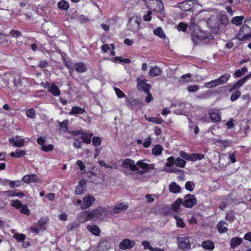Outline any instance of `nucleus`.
Instances as JSON below:
<instances>
[{"instance_id":"34","label":"nucleus","mask_w":251,"mask_h":251,"mask_svg":"<svg viewBox=\"0 0 251 251\" xmlns=\"http://www.w3.org/2000/svg\"><path fill=\"white\" fill-rule=\"evenodd\" d=\"M230 77V75L229 74L226 73L223 75H222L220 77L218 78V81H219L220 85L226 83L227 80Z\"/></svg>"},{"instance_id":"37","label":"nucleus","mask_w":251,"mask_h":251,"mask_svg":"<svg viewBox=\"0 0 251 251\" xmlns=\"http://www.w3.org/2000/svg\"><path fill=\"white\" fill-rule=\"evenodd\" d=\"M244 18L243 16H237L232 19V23L236 25H241Z\"/></svg>"},{"instance_id":"47","label":"nucleus","mask_w":251,"mask_h":251,"mask_svg":"<svg viewBox=\"0 0 251 251\" xmlns=\"http://www.w3.org/2000/svg\"><path fill=\"white\" fill-rule=\"evenodd\" d=\"M13 237L19 241H23L25 240L26 236L23 234L16 233L13 235Z\"/></svg>"},{"instance_id":"48","label":"nucleus","mask_w":251,"mask_h":251,"mask_svg":"<svg viewBox=\"0 0 251 251\" xmlns=\"http://www.w3.org/2000/svg\"><path fill=\"white\" fill-rule=\"evenodd\" d=\"M20 212L27 215L30 214L29 210L26 205H22L20 208Z\"/></svg>"},{"instance_id":"56","label":"nucleus","mask_w":251,"mask_h":251,"mask_svg":"<svg viewBox=\"0 0 251 251\" xmlns=\"http://www.w3.org/2000/svg\"><path fill=\"white\" fill-rule=\"evenodd\" d=\"M175 219L176 220L177 226L180 227H184L185 226V223L183 220L179 217L176 216Z\"/></svg>"},{"instance_id":"59","label":"nucleus","mask_w":251,"mask_h":251,"mask_svg":"<svg viewBox=\"0 0 251 251\" xmlns=\"http://www.w3.org/2000/svg\"><path fill=\"white\" fill-rule=\"evenodd\" d=\"M42 150L45 151H51L53 150V146L52 145H43L41 147Z\"/></svg>"},{"instance_id":"60","label":"nucleus","mask_w":251,"mask_h":251,"mask_svg":"<svg viewBox=\"0 0 251 251\" xmlns=\"http://www.w3.org/2000/svg\"><path fill=\"white\" fill-rule=\"evenodd\" d=\"M46 219L41 218L38 222V225L40 226V228L45 229V225L47 223Z\"/></svg>"},{"instance_id":"15","label":"nucleus","mask_w":251,"mask_h":251,"mask_svg":"<svg viewBox=\"0 0 251 251\" xmlns=\"http://www.w3.org/2000/svg\"><path fill=\"white\" fill-rule=\"evenodd\" d=\"M135 242L128 239H124L120 244V248L122 250L131 249L135 246Z\"/></svg>"},{"instance_id":"46","label":"nucleus","mask_w":251,"mask_h":251,"mask_svg":"<svg viewBox=\"0 0 251 251\" xmlns=\"http://www.w3.org/2000/svg\"><path fill=\"white\" fill-rule=\"evenodd\" d=\"M192 77V75L191 74H187L185 75H182L180 78L179 81L181 82H187L188 80L187 79H190Z\"/></svg>"},{"instance_id":"51","label":"nucleus","mask_w":251,"mask_h":251,"mask_svg":"<svg viewBox=\"0 0 251 251\" xmlns=\"http://www.w3.org/2000/svg\"><path fill=\"white\" fill-rule=\"evenodd\" d=\"M199 89V86L197 85H190L187 87V90L189 92H195L197 91Z\"/></svg>"},{"instance_id":"22","label":"nucleus","mask_w":251,"mask_h":251,"mask_svg":"<svg viewBox=\"0 0 251 251\" xmlns=\"http://www.w3.org/2000/svg\"><path fill=\"white\" fill-rule=\"evenodd\" d=\"M226 226H227V224L225 222H219L217 225L218 231L221 233H226L227 231Z\"/></svg>"},{"instance_id":"58","label":"nucleus","mask_w":251,"mask_h":251,"mask_svg":"<svg viewBox=\"0 0 251 251\" xmlns=\"http://www.w3.org/2000/svg\"><path fill=\"white\" fill-rule=\"evenodd\" d=\"M114 90L118 98H122L126 97V95L120 89L116 87Z\"/></svg>"},{"instance_id":"26","label":"nucleus","mask_w":251,"mask_h":251,"mask_svg":"<svg viewBox=\"0 0 251 251\" xmlns=\"http://www.w3.org/2000/svg\"><path fill=\"white\" fill-rule=\"evenodd\" d=\"M242 243V240L239 237H233L231 239L230 241V247L232 249H234L236 246L240 245Z\"/></svg>"},{"instance_id":"5","label":"nucleus","mask_w":251,"mask_h":251,"mask_svg":"<svg viewBox=\"0 0 251 251\" xmlns=\"http://www.w3.org/2000/svg\"><path fill=\"white\" fill-rule=\"evenodd\" d=\"M197 203V199L195 196L191 194H187L184 197V201L182 205L188 208L192 207Z\"/></svg>"},{"instance_id":"27","label":"nucleus","mask_w":251,"mask_h":251,"mask_svg":"<svg viewBox=\"0 0 251 251\" xmlns=\"http://www.w3.org/2000/svg\"><path fill=\"white\" fill-rule=\"evenodd\" d=\"M127 105L128 107L132 109L140 104L139 101L135 99L132 100L131 99H128L127 100Z\"/></svg>"},{"instance_id":"28","label":"nucleus","mask_w":251,"mask_h":251,"mask_svg":"<svg viewBox=\"0 0 251 251\" xmlns=\"http://www.w3.org/2000/svg\"><path fill=\"white\" fill-rule=\"evenodd\" d=\"M87 229L90 232L95 235H98L100 234V229L97 226L89 225L87 226Z\"/></svg>"},{"instance_id":"7","label":"nucleus","mask_w":251,"mask_h":251,"mask_svg":"<svg viewBox=\"0 0 251 251\" xmlns=\"http://www.w3.org/2000/svg\"><path fill=\"white\" fill-rule=\"evenodd\" d=\"M93 218L103 219L107 215V209L104 207H100L97 209L92 210Z\"/></svg>"},{"instance_id":"45","label":"nucleus","mask_w":251,"mask_h":251,"mask_svg":"<svg viewBox=\"0 0 251 251\" xmlns=\"http://www.w3.org/2000/svg\"><path fill=\"white\" fill-rule=\"evenodd\" d=\"M226 220L229 221L230 223H231L234 219V213L232 211H230L227 212L226 216Z\"/></svg>"},{"instance_id":"21","label":"nucleus","mask_w":251,"mask_h":251,"mask_svg":"<svg viewBox=\"0 0 251 251\" xmlns=\"http://www.w3.org/2000/svg\"><path fill=\"white\" fill-rule=\"evenodd\" d=\"M201 246L203 249L210 251H212L215 248V245L213 242L209 240L203 241Z\"/></svg>"},{"instance_id":"52","label":"nucleus","mask_w":251,"mask_h":251,"mask_svg":"<svg viewBox=\"0 0 251 251\" xmlns=\"http://www.w3.org/2000/svg\"><path fill=\"white\" fill-rule=\"evenodd\" d=\"M194 186V183L191 181H187L185 185V188L190 191H192L193 190Z\"/></svg>"},{"instance_id":"50","label":"nucleus","mask_w":251,"mask_h":251,"mask_svg":"<svg viewBox=\"0 0 251 251\" xmlns=\"http://www.w3.org/2000/svg\"><path fill=\"white\" fill-rule=\"evenodd\" d=\"M240 92L239 91H237L231 95L230 100L232 101H235L239 97H240Z\"/></svg>"},{"instance_id":"42","label":"nucleus","mask_w":251,"mask_h":251,"mask_svg":"<svg viewBox=\"0 0 251 251\" xmlns=\"http://www.w3.org/2000/svg\"><path fill=\"white\" fill-rule=\"evenodd\" d=\"M58 7L63 10H67L69 7V4L67 2L62 0L58 3Z\"/></svg>"},{"instance_id":"6","label":"nucleus","mask_w":251,"mask_h":251,"mask_svg":"<svg viewBox=\"0 0 251 251\" xmlns=\"http://www.w3.org/2000/svg\"><path fill=\"white\" fill-rule=\"evenodd\" d=\"M95 201V198L91 195L88 194L83 198L82 204L80 205V208L83 210L89 208Z\"/></svg>"},{"instance_id":"8","label":"nucleus","mask_w":251,"mask_h":251,"mask_svg":"<svg viewBox=\"0 0 251 251\" xmlns=\"http://www.w3.org/2000/svg\"><path fill=\"white\" fill-rule=\"evenodd\" d=\"M93 218L92 211H85L79 213L77 216L79 222L84 223Z\"/></svg>"},{"instance_id":"63","label":"nucleus","mask_w":251,"mask_h":251,"mask_svg":"<svg viewBox=\"0 0 251 251\" xmlns=\"http://www.w3.org/2000/svg\"><path fill=\"white\" fill-rule=\"evenodd\" d=\"M13 81L15 86L19 87L21 85V79L19 76L15 77Z\"/></svg>"},{"instance_id":"41","label":"nucleus","mask_w":251,"mask_h":251,"mask_svg":"<svg viewBox=\"0 0 251 251\" xmlns=\"http://www.w3.org/2000/svg\"><path fill=\"white\" fill-rule=\"evenodd\" d=\"M25 154V151L24 150H21L17 152H12L10 153V156L13 157H21Z\"/></svg>"},{"instance_id":"31","label":"nucleus","mask_w":251,"mask_h":251,"mask_svg":"<svg viewBox=\"0 0 251 251\" xmlns=\"http://www.w3.org/2000/svg\"><path fill=\"white\" fill-rule=\"evenodd\" d=\"M182 203H183L182 200L181 199H180V198L177 199L175 201V202L173 204H172V209L174 211H177L179 209L181 204H182Z\"/></svg>"},{"instance_id":"1","label":"nucleus","mask_w":251,"mask_h":251,"mask_svg":"<svg viewBox=\"0 0 251 251\" xmlns=\"http://www.w3.org/2000/svg\"><path fill=\"white\" fill-rule=\"evenodd\" d=\"M251 37V19H246L236 38L239 41L249 40Z\"/></svg>"},{"instance_id":"44","label":"nucleus","mask_w":251,"mask_h":251,"mask_svg":"<svg viewBox=\"0 0 251 251\" xmlns=\"http://www.w3.org/2000/svg\"><path fill=\"white\" fill-rule=\"evenodd\" d=\"M44 228H40V226L38 225V223L37 222L34 226H31L30 227V230L34 232L35 233H39L40 231L44 230Z\"/></svg>"},{"instance_id":"29","label":"nucleus","mask_w":251,"mask_h":251,"mask_svg":"<svg viewBox=\"0 0 251 251\" xmlns=\"http://www.w3.org/2000/svg\"><path fill=\"white\" fill-rule=\"evenodd\" d=\"M153 33L160 37L161 38L164 39L166 37L165 34L163 31V29L160 27H158L153 30Z\"/></svg>"},{"instance_id":"43","label":"nucleus","mask_w":251,"mask_h":251,"mask_svg":"<svg viewBox=\"0 0 251 251\" xmlns=\"http://www.w3.org/2000/svg\"><path fill=\"white\" fill-rule=\"evenodd\" d=\"M219 20H220V23L221 24L222 26H226L228 23L227 16L225 15H222L220 16V19H219Z\"/></svg>"},{"instance_id":"57","label":"nucleus","mask_w":251,"mask_h":251,"mask_svg":"<svg viewBox=\"0 0 251 251\" xmlns=\"http://www.w3.org/2000/svg\"><path fill=\"white\" fill-rule=\"evenodd\" d=\"M100 246L101 248L105 246L106 249H108L110 247V244L107 240L100 241Z\"/></svg>"},{"instance_id":"55","label":"nucleus","mask_w":251,"mask_h":251,"mask_svg":"<svg viewBox=\"0 0 251 251\" xmlns=\"http://www.w3.org/2000/svg\"><path fill=\"white\" fill-rule=\"evenodd\" d=\"M188 27V25L183 23H180L178 24L177 26V29L179 31H182L183 32L186 30V29Z\"/></svg>"},{"instance_id":"54","label":"nucleus","mask_w":251,"mask_h":251,"mask_svg":"<svg viewBox=\"0 0 251 251\" xmlns=\"http://www.w3.org/2000/svg\"><path fill=\"white\" fill-rule=\"evenodd\" d=\"M26 115L28 118H34L35 117V111L34 109H28L26 111Z\"/></svg>"},{"instance_id":"18","label":"nucleus","mask_w":251,"mask_h":251,"mask_svg":"<svg viewBox=\"0 0 251 251\" xmlns=\"http://www.w3.org/2000/svg\"><path fill=\"white\" fill-rule=\"evenodd\" d=\"M74 68L75 70L79 73H82L86 72L87 70L86 66L82 62H78L75 63Z\"/></svg>"},{"instance_id":"62","label":"nucleus","mask_w":251,"mask_h":251,"mask_svg":"<svg viewBox=\"0 0 251 251\" xmlns=\"http://www.w3.org/2000/svg\"><path fill=\"white\" fill-rule=\"evenodd\" d=\"M12 205L17 209H20L22 206L21 202L19 200H16L12 201Z\"/></svg>"},{"instance_id":"25","label":"nucleus","mask_w":251,"mask_h":251,"mask_svg":"<svg viewBox=\"0 0 251 251\" xmlns=\"http://www.w3.org/2000/svg\"><path fill=\"white\" fill-rule=\"evenodd\" d=\"M162 72V71L159 67L155 66L150 69L149 75L154 77L159 75Z\"/></svg>"},{"instance_id":"32","label":"nucleus","mask_w":251,"mask_h":251,"mask_svg":"<svg viewBox=\"0 0 251 251\" xmlns=\"http://www.w3.org/2000/svg\"><path fill=\"white\" fill-rule=\"evenodd\" d=\"M169 189L171 192L176 193L180 191V187L177 185L175 182H172L170 185Z\"/></svg>"},{"instance_id":"38","label":"nucleus","mask_w":251,"mask_h":251,"mask_svg":"<svg viewBox=\"0 0 251 251\" xmlns=\"http://www.w3.org/2000/svg\"><path fill=\"white\" fill-rule=\"evenodd\" d=\"M191 161H195L200 160L204 158V155L201 153L191 154Z\"/></svg>"},{"instance_id":"33","label":"nucleus","mask_w":251,"mask_h":251,"mask_svg":"<svg viewBox=\"0 0 251 251\" xmlns=\"http://www.w3.org/2000/svg\"><path fill=\"white\" fill-rule=\"evenodd\" d=\"M162 151V148L159 145H155L152 150V153L155 155H159Z\"/></svg>"},{"instance_id":"49","label":"nucleus","mask_w":251,"mask_h":251,"mask_svg":"<svg viewBox=\"0 0 251 251\" xmlns=\"http://www.w3.org/2000/svg\"><path fill=\"white\" fill-rule=\"evenodd\" d=\"M142 245L143 246L144 249L145 250L148 249V250H150V251H152V249L153 247L150 245V243L149 242L147 241H143L142 242Z\"/></svg>"},{"instance_id":"16","label":"nucleus","mask_w":251,"mask_h":251,"mask_svg":"<svg viewBox=\"0 0 251 251\" xmlns=\"http://www.w3.org/2000/svg\"><path fill=\"white\" fill-rule=\"evenodd\" d=\"M38 177L35 174L27 175L23 177V180L25 183H30L37 181Z\"/></svg>"},{"instance_id":"4","label":"nucleus","mask_w":251,"mask_h":251,"mask_svg":"<svg viewBox=\"0 0 251 251\" xmlns=\"http://www.w3.org/2000/svg\"><path fill=\"white\" fill-rule=\"evenodd\" d=\"M140 26V22L137 17H131L128 22L127 26L128 30L136 32L138 30Z\"/></svg>"},{"instance_id":"36","label":"nucleus","mask_w":251,"mask_h":251,"mask_svg":"<svg viewBox=\"0 0 251 251\" xmlns=\"http://www.w3.org/2000/svg\"><path fill=\"white\" fill-rule=\"evenodd\" d=\"M220 85L219 81H218V79H215L209 82L206 83L205 84L206 87L208 88H213L214 87H216L218 85Z\"/></svg>"},{"instance_id":"9","label":"nucleus","mask_w":251,"mask_h":251,"mask_svg":"<svg viewBox=\"0 0 251 251\" xmlns=\"http://www.w3.org/2000/svg\"><path fill=\"white\" fill-rule=\"evenodd\" d=\"M147 80L141 78H137V89L139 91H143L145 93H148L150 90L151 86L147 83Z\"/></svg>"},{"instance_id":"3","label":"nucleus","mask_w":251,"mask_h":251,"mask_svg":"<svg viewBox=\"0 0 251 251\" xmlns=\"http://www.w3.org/2000/svg\"><path fill=\"white\" fill-rule=\"evenodd\" d=\"M136 167L137 166L141 168V170L136 171L137 173H139L140 174H144L145 173L148 172L149 170L151 169H153L154 168V166L152 164H148L142 160H139L137 161L136 164Z\"/></svg>"},{"instance_id":"12","label":"nucleus","mask_w":251,"mask_h":251,"mask_svg":"<svg viewBox=\"0 0 251 251\" xmlns=\"http://www.w3.org/2000/svg\"><path fill=\"white\" fill-rule=\"evenodd\" d=\"M209 25L211 27V31L214 34H217L220 29L223 27L220 23V20L219 19H215V20H211L208 23Z\"/></svg>"},{"instance_id":"35","label":"nucleus","mask_w":251,"mask_h":251,"mask_svg":"<svg viewBox=\"0 0 251 251\" xmlns=\"http://www.w3.org/2000/svg\"><path fill=\"white\" fill-rule=\"evenodd\" d=\"M92 134H84L81 136V139L84 143L90 144L91 141Z\"/></svg>"},{"instance_id":"11","label":"nucleus","mask_w":251,"mask_h":251,"mask_svg":"<svg viewBox=\"0 0 251 251\" xmlns=\"http://www.w3.org/2000/svg\"><path fill=\"white\" fill-rule=\"evenodd\" d=\"M122 166L124 168H129L131 171L133 172L138 171V168L136 167L135 161L129 158H126L123 161Z\"/></svg>"},{"instance_id":"14","label":"nucleus","mask_w":251,"mask_h":251,"mask_svg":"<svg viewBox=\"0 0 251 251\" xmlns=\"http://www.w3.org/2000/svg\"><path fill=\"white\" fill-rule=\"evenodd\" d=\"M178 7L182 10L188 11L194 6V1L192 0H188L178 3Z\"/></svg>"},{"instance_id":"20","label":"nucleus","mask_w":251,"mask_h":251,"mask_svg":"<svg viewBox=\"0 0 251 251\" xmlns=\"http://www.w3.org/2000/svg\"><path fill=\"white\" fill-rule=\"evenodd\" d=\"M128 208V205L123 203L117 204L113 208V211L115 213H119L126 210Z\"/></svg>"},{"instance_id":"24","label":"nucleus","mask_w":251,"mask_h":251,"mask_svg":"<svg viewBox=\"0 0 251 251\" xmlns=\"http://www.w3.org/2000/svg\"><path fill=\"white\" fill-rule=\"evenodd\" d=\"M86 111L85 108H80L78 106H74L72 107L71 111L70 112V115H75L77 114H82Z\"/></svg>"},{"instance_id":"10","label":"nucleus","mask_w":251,"mask_h":251,"mask_svg":"<svg viewBox=\"0 0 251 251\" xmlns=\"http://www.w3.org/2000/svg\"><path fill=\"white\" fill-rule=\"evenodd\" d=\"M178 247L182 250L190 249L191 244L187 237H180L178 239Z\"/></svg>"},{"instance_id":"23","label":"nucleus","mask_w":251,"mask_h":251,"mask_svg":"<svg viewBox=\"0 0 251 251\" xmlns=\"http://www.w3.org/2000/svg\"><path fill=\"white\" fill-rule=\"evenodd\" d=\"M251 77V74L248 75H246V76L244 77L243 78H242V79L239 80L238 82H237L235 83V84L234 85L233 88L231 90H230L229 91H231V90H232V89H234L235 90V89L240 87L243 84H244L245 83V82L246 81V80L248 79H249Z\"/></svg>"},{"instance_id":"53","label":"nucleus","mask_w":251,"mask_h":251,"mask_svg":"<svg viewBox=\"0 0 251 251\" xmlns=\"http://www.w3.org/2000/svg\"><path fill=\"white\" fill-rule=\"evenodd\" d=\"M179 155L181 157L184 158L185 159L191 161V154H188L184 151H181L179 152Z\"/></svg>"},{"instance_id":"13","label":"nucleus","mask_w":251,"mask_h":251,"mask_svg":"<svg viewBox=\"0 0 251 251\" xmlns=\"http://www.w3.org/2000/svg\"><path fill=\"white\" fill-rule=\"evenodd\" d=\"M25 139L22 136H17L9 139V142L15 147H21L24 145Z\"/></svg>"},{"instance_id":"39","label":"nucleus","mask_w":251,"mask_h":251,"mask_svg":"<svg viewBox=\"0 0 251 251\" xmlns=\"http://www.w3.org/2000/svg\"><path fill=\"white\" fill-rule=\"evenodd\" d=\"M146 119L147 121L156 124H160L163 122V120L162 119L157 118L156 117H146Z\"/></svg>"},{"instance_id":"40","label":"nucleus","mask_w":251,"mask_h":251,"mask_svg":"<svg viewBox=\"0 0 251 251\" xmlns=\"http://www.w3.org/2000/svg\"><path fill=\"white\" fill-rule=\"evenodd\" d=\"M176 166L181 168H184L186 165V161L180 158H177L175 162Z\"/></svg>"},{"instance_id":"19","label":"nucleus","mask_w":251,"mask_h":251,"mask_svg":"<svg viewBox=\"0 0 251 251\" xmlns=\"http://www.w3.org/2000/svg\"><path fill=\"white\" fill-rule=\"evenodd\" d=\"M50 85V84L47 85L49 92L51 93L54 96H57L60 94V90L56 85L52 84L51 86Z\"/></svg>"},{"instance_id":"61","label":"nucleus","mask_w":251,"mask_h":251,"mask_svg":"<svg viewBox=\"0 0 251 251\" xmlns=\"http://www.w3.org/2000/svg\"><path fill=\"white\" fill-rule=\"evenodd\" d=\"M92 143L94 146H98L101 144V140L98 137H94L92 139Z\"/></svg>"},{"instance_id":"2","label":"nucleus","mask_w":251,"mask_h":251,"mask_svg":"<svg viewBox=\"0 0 251 251\" xmlns=\"http://www.w3.org/2000/svg\"><path fill=\"white\" fill-rule=\"evenodd\" d=\"M147 7L157 12L162 11L164 8L163 3L160 0H151L147 2Z\"/></svg>"},{"instance_id":"30","label":"nucleus","mask_w":251,"mask_h":251,"mask_svg":"<svg viewBox=\"0 0 251 251\" xmlns=\"http://www.w3.org/2000/svg\"><path fill=\"white\" fill-rule=\"evenodd\" d=\"M84 184L85 181L84 180L79 182V184L76 187L75 190V193L76 195H81L83 193L84 189L83 187V184Z\"/></svg>"},{"instance_id":"17","label":"nucleus","mask_w":251,"mask_h":251,"mask_svg":"<svg viewBox=\"0 0 251 251\" xmlns=\"http://www.w3.org/2000/svg\"><path fill=\"white\" fill-rule=\"evenodd\" d=\"M210 117L214 123L220 121L221 119V113L218 111H211L209 112Z\"/></svg>"},{"instance_id":"64","label":"nucleus","mask_w":251,"mask_h":251,"mask_svg":"<svg viewBox=\"0 0 251 251\" xmlns=\"http://www.w3.org/2000/svg\"><path fill=\"white\" fill-rule=\"evenodd\" d=\"M73 145L75 148L80 149L82 146V142L79 139H75Z\"/></svg>"}]
</instances>
